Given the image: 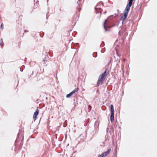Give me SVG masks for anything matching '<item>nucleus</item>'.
Masks as SVG:
<instances>
[{
  "instance_id": "obj_14",
  "label": "nucleus",
  "mask_w": 157,
  "mask_h": 157,
  "mask_svg": "<svg viewBox=\"0 0 157 157\" xmlns=\"http://www.w3.org/2000/svg\"><path fill=\"white\" fill-rule=\"evenodd\" d=\"M28 32H29V31L28 30H24V33Z\"/></svg>"
},
{
  "instance_id": "obj_11",
  "label": "nucleus",
  "mask_w": 157,
  "mask_h": 157,
  "mask_svg": "<svg viewBox=\"0 0 157 157\" xmlns=\"http://www.w3.org/2000/svg\"><path fill=\"white\" fill-rule=\"evenodd\" d=\"M45 53L46 54V56L45 57V59H47L48 58H49L48 56H50L49 55V54H48L47 52H46Z\"/></svg>"
},
{
  "instance_id": "obj_19",
  "label": "nucleus",
  "mask_w": 157,
  "mask_h": 157,
  "mask_svg": "<svg viewBox=\"0 0 157 157\" xmlns=\"http://www.w3.org/2000/svg\"><path fill=\"white\" fill-rule=\"evenodd\" d=\"M75 153V152H74L72 154V156L71 157H72V155H73V154Z\"/></svg>"
},
{
  "instance_id": "obj_16",
  "label": "nucleus",
  "mask_w": 157,
  "mask_h": 157,
  "mask_svg": "<svg viewBox=\"0 0 157 157\" xmlns=\"http://www.w3.org/2000/svg\"><path fill=\"white\" fill-rule=\"evenodd\" d=\"M1 42H3V39H2V38L1 39Z\"/></svg>"
},
{
  "instance_id": "obj_15",
  "label": "nucleus",
  "mask_w": 157,
  "mask_h": 157,
  "mask_svg": "<svg viewBox=\"0 0 157 157\" xmlns=\"http://www.w3.org/2000/svg\"><path fill=\"white\" fill-rule=\"evenodd\" d=\"M93 57H96L97 56V54L96 53V56H94V54L93 53Z\"/></svg>"
},
{
  "instance_id": "obj_7",
  "label": "nucleus",
  "mask_w": 157,
  "mask_h": 157,
  "mask_svg": "<svg viewBox=\"0 0 157 157\" xmlns=\"http://www.w3.org/2000/svg\"><path fill=\"white\" fill-rule=\"evenodd\" d=\"M99 123L98 121H96L94 124V126L95 127V128H96V131H98V127L99 126Z\"/></svg>"
},
{
  "instance_id": "obj_1",
  "label": "nucleus",
  "mask_w": 157,
  "mask_h": 157,
  "mask_svg": "<svg viewBox=\"0 0 157 157\" xmlns=\"http://www.w3.org/2000/svg\"><path fill=\"white\" fill-rule=\"evenodd\" d=\"M109 72V70L106 69L104 73L99 76L97 81V85L98 86L102 84L103 82L105 79V76L107 75Z\"/></svg>"
},
{
  "instance_id": "obj_9",
  "label": "nucleus",
  "mask_w": 157,
  "mask_h": 157,
  "mask_svg": "<svg viewBox=\"0 0 157 157\" xmlns=\"http://www.w3.org/2000/svg\"><path fill=\"white\" fill-rule=\"evenodd\" d=\"M110 109H111V113H114V109L113 105H110Z\"/></svg>"
},
{
  "instance_id": "obj_3",
  "label": "nucleus",
  "mask_w": 157,
  "mask_h": 157,
  "mask_svg": "<svg viewBox=\"0 0 157 157\" xmlns=\"http://www.w3.org/2000/svg\"><path fill=\"white\" fill-rule=\"evenodd\" d=\"M38 108L37 107V109L36 110L33 114V119L35 120L36 119V117L39 113V111L38 109Z\"/></svg>"
},
{
  "instance_id": "obj_21",
  "label": "nucleus",
  "mask_w": 157,
  "mask_h": 157,
  "mask_svg": "<svg viewBox=\"0 0 157 157\" xmlns=\"http://www.w3.org/2000/svg\"><path fill=\"white\" fill-rule=\"evenodd\" d=\"M102 43L103 44H104V42H103V41H102Z\"/></svg>"
},
{
  "instance_id": "obj_17",
  "label": "nucleus",
  "mask_w": 157,
  "mask_h": 157,
  "mask_svg": "<svg viewBox=\"0 0 157 157\" xmlns=\"http://www.w3.org/2000/svg\"><path fill=\"white\" fill-rule=\"evenodd\" d=\"M19 135V133H18V136H17V138H18V136Z\"/></svg>"
},
{
  "instance_id": "obj_22",
  "label": "nucleus",
  "mask_w": 157,
  "mask_h": 157,
  "mask_svg": "<svg viewBox=\"0 0 157 157\" xmlns=\"http://www.w3.org/2000/svg\"><path fill=\"white\" fill-rule=\"evenodd\" d=\"M80 9H79V11H80Z\"/></svg>"
},
{
  "instance_id": "obj_20",
  "label": "nucleus",
  "mask_w": 157,
  "mask_h": 157,
  "mask_svg": "<svg viewBox=\"0 0 157 157\" xmlns=\"http://www.w3.org/2000/svg\"><path fill=\"white\" fill-rule=\"evenodd\" d=\"M0 45H2V43H0Z\"/></svg>"
},
{
  "instance_id": "obj_13",
  "label": "nucleus",
  "mask_w": 157,
  "mask_h": 157,
  "mask_svg": "<svg viewBox=\"0 0 157 157\" xmlns=\"http://www.w3.org/2000/svg\"><path fill=\"white\" fill-rule=\"evenodd\" d=\"M0 28L2 30H3L4 29V26H3V23H2L1 25Z\"/></svg>"
},
{
  "instance_id": "obj_12",
  "label": "nucleus",
  "mask_w": 157,
  "mask_h": 157,
  "mask_svg": "<svg viewBox=\"0 0 157 157\" xmlns=\"http://www.w3.org/2000/svg\"><path fill=\"white\" fill-rule=\"evenodd\" d=\"M101 5H103V3L102 2L98 3L96 5V6H98L99 5L100 6Z\"/></svg>"
},
{
  "instance_id": "obj_4",
  "label": "nucleus",
  "mask_w": 157,
  "mask_h": 157,
  "mask_svg": "<svg viewBox=\"0 0 157 157\" xmlns=\"http://www.w3.org/2000/svg\"><path fill=\"white\" fill-rule=\"evenodd\" d=\"M95 12L96 13H100L101 14L102 13V10L99 7L97 8L95 7Z\"/></svg>"
},
{
  "instance_id": "obj_5",
  "label": "nucleus",
  "mask_w": 157,
  "mask_h": 157,
  "mask_svg": "<svg viewBox=\"0 0 157 157\" xmlns=\"http://www.w3.org/2000/svg\"><path fill=\"white\" fill-rule=\"evenodd\" d=\"M107 21V19H106L105 20V22L103 23V27L105 32H107L108 31V29H107L106 27L105 26V24H107L106 23Z\"/></svg>"
},
{
  "instance_id": "obj_6",
  "label": "nucleus",
  "mask_w": 157,
  "mask_h": 157,
  "mask_svg": "<svg viewBox=\"0 0 157 157\" xmlns=\"http://www.w3.org/2000/svg\"><path fill=\"white\" fill-rule=\"evenodd\" d=\"M114 113H111L110 116V121L111 122L114 121Z\"/></svg>"
},
{
  "instance_id": "obj_2",
  "label": "nucleus",
  "mask_w": 157,
  "mask_h": 157,
  "mask_svg": "<svg viewBox=\"0 0 157 157\" xmlns=\"http://www.w3.org/2000/svg\"><path fill=\"white\" fill-rule=\"evenodd\" d=\"M134 0H128V2L127 5L126 7L124 10V13L123 16L121 17L123 21H124L127 18V14L129 12L131 6L132 2Z\"/></svg>"
},
{
  "instance_id": "obj_23",
  "label": "nucleus",
  "mask_w": 157,
  "mask_h": 157,
  "mask_svg": "<svg viewBox=\"0 0 157 157\" xmlns=\"http://www.w3.org/2000/svg\"><path fill=\"white\" fill-rule=\"evenodd\" d=\"M81 0H78V1H80Z\"/></svg>"
},
{
  "instance_id": "obj_8",
  "label": "nucleus",
  "mask_w": 157,
  "mask_h": 157,
  "mask_svg": "<svg viewBox=\"0 0 157 157\" xmlns=\"http://www.w3.org/2000/svg\"><path fill=\"white\" fill-rule=\"evenodd\" d=\"M78 87L75 88L74 90L71 91V93H72L73 94L75 93L76 92L78 91Z\"/></svg>"
},
{
  "instance_id": "obj_10",
  "label": "nucleus",
  "mask_w": 157,
  "mask_h": 157,
  "mask_svg": "<svg viewBox=\"0 0 157 157\" xmlns=\"http://www.w3.org/2000/svg\"><path fill=\"white\" fill-rule=\"evenodd\" d=\"M73 94L71 92H70L68 94H67L66 95V97L67 98H68L70 97Z\"/></svg>"
},
{
  "instance_id": "obj_18",
  "label": "nucleus",
  "mask_w": 157,
  "mask_h": 157,
  "mask_svg": "<svg viewBox=\"0 0 157 157\" xmlns=\"http://www.w3.org/2000/svg\"><path fill=\"white\" fill-rule=\"evenodd\" d=\"M106 13V11H105V12H104V13L105 14Z\"/></svg>"
}]
</instances>
